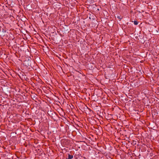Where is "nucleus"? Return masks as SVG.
Wrapping results in <instances>:
<instances>
[{"instance_id":"nucleus-1","label":"nucleus","mask_w":159,"mask_h":159,"mask_svg":"<svg viewBox=\"0 0 159 159\" xmlns=\"http://www.w3.org/2000/svg\"><path fill=\"white\" fill-rule=\"evenodd\" d=\"M24 64L27 67H28V66H29L30 65V62L29 59H28V60H26L24 61Z\"/></svg>"},{"instance_id":"nucleus-2","label":"nucleus","mask_w":159,"mask_h":159,"mask_svg":"<svg viewBox=\"0 0 159 159\" xmlns=\"http://www.w3.org/2000/svg\"><path fill=\"white\" fill-rule=\"evenodd\" d=\"M73 157L72 155H70L69 154H68V157L66 158V159H72Z\"/></svg>"},{"instance_id":"nucleus-3","label":"nucleus","mask_w":159,"mask_h":159,"mask_svg":"<svg viewBox=\"0 0 159 159\" xmlns=\"http://www.w3.org/2000/svg\"><path fill=\"white\" fill-rule=\"evenodd\" d=\"M117 18L120 20H121L123 18V17L121 16H117Z\"/></svg>"},{"instance_id":"nucleus-4","label":"nucleus","mask_w":159,"mask_h":159,"mask_svg":"<svg viewBox=\"0 0 159 159\" xmlns=\"http://www.w3.org/2000/svg\"><path fill=\"white\" fill-rule=\"evenodd\" d=\"M30 89H32V87H34V84L32 83V82H30Z\"/></svg>"},{"instance_id":"nucleus-5","label":"nucleus","mask_w":159,"mask_h":159,"mask_svg":"<svg viewBox=\"0 0 159 159\" xmlns=\"http://www.w3.org/2000/svg\"><path fill=\"white\" fill-rule=\"evenodd\" d=\"M134 23L135 25H137L138 24V22L136 20H134Z\"/></svg>"},{"instance_id":"nucleus-6","label":"nucleus","mask_w":159,"mask_h":159,"mask_svg":"<svg viewBox=\"0 0 159 159\" xmlns=\"http://www.w3.org/2000/svg\"><path fill=\"white\" fill-rule=\"evenodd\" d=\"M31 93H32V94H33V98H35L36 97V95L35 94H34L32 92H31Z\"/></svg>"},{"instance_id":"nucleus-7","label":"nucleus","mask_w":159,"mask_h":159,"mask_svg":"<svg viewBox=\"0 0 159 159\" xmlns=\"http://www.w3.org/2000/svg\"><path fill=\"white\" fill-rule=\"evenodd\" d=\"M34 75L33 74V75H30V78H33L34 77Z\"/></svg>"},{"instance_id":"nucleus-8","label":"nucleus","mask_w":159,"mask_h":159,"mask_svg":"<svg viewBox=\"0 0 159 159\" xmlns=\"http://www.w3.org/2000/svg\"><path fill=\"white\" fill-rule=\"evenodd\" d=\"M26 79H25L27 81H28V80H29V79H28L26 77Z\"/></svg>"},{"instance_id":"nucleus-9","label":"nucleus","mask_w":159,"mask_h":159,"mask_svg":"<svg viewBox=\"0 0 159 159\" xmlns=\"http://www.w3.org/2000/svg\"><path fill=\"white\" fill-rule=\"evenodd\" d=\"M32 95H30V97H31L32 98Z\"/></svg>"}]
</instances>
